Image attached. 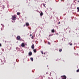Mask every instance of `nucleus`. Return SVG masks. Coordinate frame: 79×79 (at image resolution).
Returning a JSON list of instances; mask_svg holds the SVG:
<instances>
[{"instance_id": "nucleus-1", "label": "nucleus", "mask_w": 79, "mask_h": 79, "mask_svg": "<svg viewBox=\"0 0 79 79\" xmlns=\"http://www.w3.org/2000/svg\"><path fill=\"white\" fill-rule=\"evenodd\" d=\"M11 19L12 20H15L16 19V18L15 15L12 16Z\"/></svg>"}, {"instance_id": "nucleus-2", "label": "nucleus", "mask_w": 79, "mask_h": 79, "mask_svg": "<svg viewBox=\"0 0 79 79\" xmlns=\"http://www.w3.org/2000/svg\"><path fill=\"white\" fill-rule=\"evenodd\" d=\"M61 77L62 79H66V77L65 76H62Z\"/></svg>"}, {"instance_id": "nucleus-3", "label": "nucleus", "mask_w": 79, "mask_h": 79, "mask_svg": "<svg viewBox=\"0 0 79 79\" xmlns=\"http://www.w3.org/2000/svg\"><path fill=\"white\" fill-rule=\"evenodd\" d=\"M17 40H20L21 37H20V36L18 35L17 36Z\"/></svg>"}, {"instance_id": "nucleus-4", "label": "nucleus", "mask_w": 79, "mask_h": 79, "mask_svg": "<svg viewBox=\"0 0 79 79\" xmlns=\"http://www.w3.org/2000/svg\"><path fill=\"white\" fill-rule=\"evenodd\" d=\"M25 44L24 43H22V44H21V47H25Z\"/></svg>"}, {"instance_id": "nucleus-5", "label": "nucleus", "mask_w": 79, "mask_h": 79, "mask_svg": "<svg viewBox=\"0 0 79 79\" xmlns=\"http://www.w3.org/2000/svg\"><path fill=\"white\" fill-rule=\"evenodd\" d=\"M16 49L17 51H20V49L18 48H16Z\"/></svg>"}, {"instance_id": "nucleus-6", "label": "nucleus", "mask_w": 79, "mask_h": 79, "mask_svg": "<svg viewBox=\"0 0 79 79\" xmlns=\"http://www.w3.org/2000/svg\"><path fill=\"white\" fill-rule=\"evenodd\" d=\"M32 53L31 52H29V56H31L32 55Z\"/></svg>"}, {"instance_id": "nucleus-7", "label": "nucleus", "mask_w": 79, "mask_h": 79, "mask_svg": "<svg viewBox=\"0 0 79 79\" xmlns=\"http://www.w3.org/2000/svg\"><path fill=\"white\" fill-rule=\"evenodd\" d=\"M31 48L33 49H34V44H33L31 46Z\"/></svg>"}, {"instance_id": "nucleus-8", "label": "nucleus", "mask_w": 79, "mask_h": 79, "mask_svg": "<svg viewBox=\"0 0 79 79\" xmlns=\"http://www.w3.org/2000/svg\"><path fill=\"white\" fill-rule=\"evenodd\" d=\"M40 12H41V13L40 14V15L41 16H42L43 15V13L41 11H40Z\"/></svg>"}, {"instance_id": "nucleus-9", "label": "nucleus", "mask_w": 79, "mask_h": 79, "mask_svg": "<svg viewBox=\"0 0 79 79\" xmlns=\"http://www.w3.org/2000/svg\"><path fill=\"white\" fill-rule=\"evenodd\" d=\"M26 26H28L29 25V24L28 23H26Z\"/></svg>"}, {"instance_id": "nucleus-10", "label": "nucleus", "mask_w": 79, "mask_h": 79, "mask_svg": "<svg viewBox=\"0 0 79 79\" xmlns=\"http://www.w3.org/2000/svg\"><path fill=\"white\" fill-rule=\"evenodd\" d=\"M51 31L52 33H54V32H55V30H54V29H53Z\"/></svg>"}, {"instance_id": "nucleus-11", "label": "nucleus", "mask_w": 79, "mask_h": 79, "mask_svg": "<svg viewBox=\"0 0 79 79\" xmlns=\"http://www.w3.org/2000/svg\"><path fill=\"white\" fill-rule=\"evenodd\" d=\"M31 60L32 61H33V58L31 57Z\"/></svg>"}, {"instance_id": "nucleus-12", "label": "nucleus", "mask_w": 79, "mask_h": 79, "mask_svg": "<svg viewBox=\"0 0 79 79\" xmlns=\"http://www.w3.org/2000/svg\"><path fill=\"white\" fill-rule=\"evenodd\" d=\"M62 50V49H59V51H60V52H61Z\"/></svg>"}, {"instance_id": "nucleus-13", "label": "nucleus", "mask_w": 79, "mask_h": 79, "mask_svg": "<svg viewBox=\"0 0 79 79\" xmlns=\"http://www.w3.org/2000/svg\"><path fill=\"white\" fill-rule=\"evenodd\" d=\"M34 52H35V53L36 52V49H34Z\"/></svg>"}, {"instance_id": "nucleus-14", "label": "nucleus", "mask_w": 79, "mask_h": 79, "mask_svg": "<svg viewBox=\"0 0 79 79\" xmlns=\"http://www.w3.org/2000/svg\"><path fill=\"white\" fill-rule=\"evenodd\" d=\"M20 14V12H17V15H19Z\"/></svg>"}, {"instance_id": "nucleus-15", "label": "nucleus", "mask_w": 79, "mask_h": 79, "mask_svg": "<svg viewBox=\"0 0 79 79\" xmlns=\"http://www.w3.org/2000/svg\"><path fill=\"white\" fill-rule=\"evenodd\" d=\"M15 20H13L12 21V22L13 23H14L15 22Z\"/></svg>"}, {"instance_id": "nucleus-16", "label": "nucleus", "mask_w": 79, "mask_h": 79, "mask_svg": "<svg viewBox=\"0 0 79 79\" xmlns=\"http://www.w3.org/2000/svg\"><path fill=\"white\" fill-rule=\"evenodd\" d=\"M43 6L45 7V8H46V6H45V5L44 4H43Z\"/></svg>"}, {"instance_id": "nucleus-17", "label": "nucleus", "mask_w": 79, "mask_h": 79, "mask_svg": "<svg viewBox=\"0 0 79 79\" xmlns=\"http://www.w3.org/2000/svg\"><path fill=\"white\" fill-rule=\"evenodd\" d=\"M77 72H79V69L77 70Z\"/></svg>"}, {"instance_id": "nucleus-18", "label": "nucleus", "mask_w": 79, "mask_h": 79, "mask_svg": "<svg viewBox=\"0 0 79 79\" xmlns=\"http://www.w3.org/2000/svg\"><path fill=\"white\" fill-rule=\"evenodd\" d=\"M2 51L3 52L4 51V49H2Z\"/></svg>"}, {"instance_id": "nucleus-19", "label": "nucleus", "mask_w": 79, "mask_h": 79, "mask_svg": "<svg viewBox=\"0 0 79 79\" xmlns=\"http://www.w3.org/2000/svg\"><path fill=\"white\" fill-rule=\"evenodd\" d=\"M48 45H50V42H48Z\"/></svg>"}, {"instance_id": "nucleus-20", "label": "nucleus", "mask_w": 79, "mask_h": 79, "mask_svg": "<svg viewBox=\"0 0 79 79\" xmlns=\"http://www.w3.org/2000/svg\"><path fill=\"white\" fill-rule=\"evenodd\" d=\"M49 10H52V9L51 8H49Z\"/></svg>"}, {"instance_id": "nucleus-21", "label": "nucleus", "mask_w": 79, "mask_h": 79, "mask_svg": "<svg viewBox=\"0 0 79 79\" xmlns=\"http://www.w3.org/2000/svg\"><path fill=\"white\" fill-rule=\"evenodd\" d=\"M41 53H42V54H43V51H41Z\"/></svg>"}, {"instance_id": "nucleus-22", "label": "nucleus", "mask_w": 79, "mask_h": 79, "mask_svg": "<svg viewBox=\"0 0 79 79\" xmlns=\"http://www.w3.org/2000/svg\"><path fill=\"white\" fill-rule=\"evenodd\" d=\"M33 37H34L33 36H32V37H31V38H32V39H33Z\"/></svg>"}, {"instance_id": "nucleus-23", "label": "nucleus", "mask_w": 79, "mask_h": 79, "mask_svg": "<svg viewBox=\"0 0 79 79\" xmlns=\"http://www.w3.org/2000/svg\"><path fill=\"white\" fill-rule=\"evenodd\" d=\"M70 45L71 46H72V43L71 44H70Z\"/></svg>"}, {"instance_id": "nucleus-24", "label": "nucleus", "mask_w": 79, "mask_h": 79, "mask_svg": "<svg viewBox=\"0 0 79 79\" xmlns=\"http://www.w3.org/2000/svg\"><path fill=\"white\" fill-rule=\"evenodd\" d=\"M77 9L79 10V7H77Z\"/></svg>"}, {"instance_id": "nucleus-25", "label": "nucleus", "mask_w": 79, "mask_h": 79, "mask_svg": "<svg viewBox=\"0 0 79 79\" xmlns=\"http://www.w3.org/2000/svg\"><path fill=\"white\" fill-rule=\"evenodd\" d=\"M52 36V35H49V36Z\"/></svg>"}, {"instance_id": "nucleus-26", "label": "nucleus", "mask_w": 79, "mask_h": 79, "mask_svg": "<svg viewBox=\"0 0 79 79\" xmlns=\"http://www.w3.org/2000/svg\"><path fill=\"white\" fill-rule=\"evenodd\" d=\"M69 28H66V29L67 30V29H69Z\"/></svg>"}, {"instance_id": "nucleus-27", "label": "nucleus", "mask_w": 79, "mask_h": 79, "mask_svg": "<svg viewBox=\"0 0 79 79\" xmlns=\"http://www.w3.org/2000/svg\"><path fill=\"white\" fill-rule=\"evenodd\" d=\"M48 74V72L46 73V74Z\"/></svg>"}, {"instance_id": "nucleus-28", "label": "nucleus", "mask_w": 79, "mask_h": 79, "mask_svg": "<svg viewBox=\"0 0 79 79\" xmlns=\"http://www.w3.org/2000/svg\"><path fill=\"white\" fill-rule=\"evenodd\" d=\"M52 74V73H50V76H51V74Z\"/></svg>"}, {"instance_id": "nucleus-29", "label": "nucleus", "mask_w": 79, "mask_h": 79, "mask_svg": "<svg viewBox=\"0 0 79 79\" xmlns=\"http://www.w3.org/2000/svg\"><path fill=\"white\" fill-rule=\"evenodd\" d=\"M2 46V45H1V44H0V47H1Z\"/></svg>"}, {"instance_id": "nucleus-30", "label": "nucleus", "mask_w": 79, "mask_h": 79, "mask_svg": "<svg viewBox=\"0 0 79 79\" xmlns=\"http://www.w3.org/2000/svg\"><path fill=\"white\" fill-rule=\"evenodd\" d=\"M30 36H32V35L31 34H30Z\"/></svg>"}, {"instance_id": "nucleus-31", "label": "nucleus", "mask_w": 79, "mask_h": 79, "mask_svg": "<svg viewBox=\"0 0 79 79\" xmlns=\"http://www.w3.org/2000/svg\"><path fill=\"white\" fill-rule=\"evenodd\" d=\"M44 55H45V53H44Z\"/></svg>"}, {"instance_id": "nucleus-32", "label": "nucleus", "mask_w": 79, "mask_h": 79, "mask_svg": "<svg viewBox=\"0 0 79 79\" xmlns=\"http://www.w3.org/2000/svg\"><path fill=\"white\" fill-rule=\"evenodd\" d=\"M48 78L49 79H50V77H48Z\"/></svg>"}, {"instance_id": "nucleus-33", "label": "nucleus", "mask_w": 79, "mask_h": 79, "mask_svg": "<svg viewBox=\"0 0 79 79\" xmlns=\"http://www.w3.org/2000/svg\"><path fill=\"white\" fill-rule=\"evenodd\" d=\"M60 24V22H59V24Z\"/></svg>"}, {"instance_id": "nucleus-34", "label": "nucleus", "mask_w": 79, "mask_h": 79, "mask_svg": "<svg viewBox=\"0 0 79 79\" xmlns=\"http://www.w3.org/2000/svg\"><path fill=\"white\" fill-rule=\"evenodd\" d=\"M78 2H79V0L78 1Z\"/></svg>"}, {"instance_id": "nucleus-35", "label": "nucleus", "mask_w": 79, "mask_h": 79, "mask_svg": "<svg viewBox=\"0 0 79 79\" xmlns=\"http://www.w3.org/2000/svg\"><path fill=\"white\" fill-rule=\"evenodd\" d=\"M2 26L3 27L4 26L3 25H2Z\"/></svg>"}, {"instance_id": "nucleus-36", "label": "nucleus", "mask_w": 79, "mask_h": 79, "mask_svg": "<svg viewBox=\"0 0 79 79\" xmlns=\"http://www.w3.org/2000/svg\"><path fill=\"white\" fill-rule=\"evenodd\" d=\"M78 11H79V9H78Z\"/></svg>"}, {"instance_id": "nucleus-37", "label": "nucleus", "mask_w": 79, "mask_h": 79, "mask_svg": "<svg viewBox=\"0 0 79 79\" xmlns=\"http://www.w3.org/2000/svg\"><path fill=\"white\" fill-rule=\"evenodd\" d=\"M25 25H24V27H25Z\"/></svg>"}, {"instance_id": "nucleus-38", "label": "nucleus", "mask_w": 79, "mask_h": 79, "mask_svg": "<svg viewBox=\"0 0 79 79\" xmlns=\"http://www.w3.org/2000/svg\"><path fill=\"white\" fill-rule=\"evenodd\" d=\"M78 55V54H77V55Z\"/></svg>"}, {"instance_id": "nucleus-39", "label": "nucleus", "mask_w": 79, "mask_h": 79, "mask_svg": "<svg viewBox=\"0 0 79 79\" xmlns=\"http://www.w3.org/2000/svg\"><path fill=\"white\" fill-rule=\"evenodd\" d=\"M1 30H2V28H1Z\"/></svg>"}, {"instance_id": "nucleus-40", "label": "nucleus", "mask_w": 79, "mask_h": 79, "mask_svg": "<svg viewBox=\"0 0 79 79\" xmlns=\"http://www.w3.org/2000/svg\"><path fill=\"white\" fill-rule=\"evenodd\" d=\"M56 42V41H54V42Z\"/></svg>"}, {"instance_id": "nucleus-41", "label": "nucleus", "mask_w": 79, "mask_h": 79, "mask_svg": "<svg viewBox=\"0 0 79 79\" xmlns=\"http://www.w3.org/2000/svg\"><path fill=\"white\" fill-rule=\"evenodd\" d=\"M75 44V43H74V44Z\"/></svg>"}, {"instance_id": "nucleus-42", "label": "nucleus", "mask_w": 79, "mask_h": 79, "mask_svg": "<svg viewBox=\"0 0 79 79\" xmlns=\"http://www.w3.org/2000/svg\"><path fill=\"white\" fill-rule=\"evenodd\" d=\"M47 67H48V65H47Z\"/></svg>"}, {"instance_id": "nucleus-43", "label": "nucleus", "mask_w": 79, "mask_h": 79, "mask_svg": "<svg viewBox=\"0 0 79 79\" xmlns=\"http://www.w3.org/2000/svg\"><path fill=\"white\" fill-rule=\"evenodd\" d=\"M1 60V61H2V60Z\"/></svg>"}, {"instance_id": "nucleus-44", "label": "nucleus", "mask_w": 79, "mask_h": 79, "mask_svg": "<svg viewBox=\"0 0 79 79\" xmlns=\"http://www.w3.org/2000/svg\"><path fill=\"white\" fill-rule=\"evenodd\" d=\"M1 25H2V24H1Z\"/></svg>"}, {"instance_id": "nucleus-45", "label": "nucleus", "mask_w": 79, "mask_h": 79, "mask_svg": "<svg viewBox=\"0 0 79 79\" xmlns=\"http://www.w3.org/2000/svg\"><path fill=\"white\" fill-rule=\"evenodd\" d=\"M77 48H78V47H77Z\"/></svg>"}]
</instances>
